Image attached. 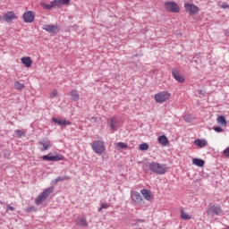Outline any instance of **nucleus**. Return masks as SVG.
<instances>
[{
    "mask_svg": "<svg viewBox=\"0 0 229 229\" xmlns=\"http://www.w3.org/2000/svg\"><path fill=\"white\" fill-rule=\"evenodd\" d=\"M52 121L59 126H71V122L67 120L53 118Z\"/></svg>",
    "mask_w": 229,
    "mask_h": 229,
    "instance_id": "17",
    "label": "nucleus"
},
{
    "mask_svg": "<svg viewBox=\"0 0 229 229\" xmlns=\"http://www.w3.org/2000/svg\"><path fill=\"white\" fill-rule=\"evenodd\" d=\"M140 151H148L149 149V145L148 143H143L139 146Z\"/></svg>",
    "mask_w": 229,
    "mask_h": 229,
    "instance_id": "29",
    "label": "nucleus"
},
{
    "mask_svg": "<svg viewBox=\"0 0 229 229\" xmlns=\"http://www.w3.org/2000/svg\"><path fill=\"white\" fill-rule=\"evenodd\" d=\"M65 180H69V177H67V176H63V177H57L56 179H55V183H58V182H65Z\"/></svg>",
    "mask_w": 229,
    "mask_h": 229,
    "instance_id": "31",
    "label": "nucleus"
},
{
    "mask_svg": "<svg viewBox=\"0 0 229 229\" xmlns=\"http://www.w3.org/2000/svg\"><path fill=\"white\" fill-rule=\"evenodd\" d=\"M165 9L171 13H180V5L174 1L165 3Z\"/></svg>",
    "mask_w": 229,
    "mask_h": 229,
    "instance_id": "6",
    "label": "nucleus"
},
{
    "mask_svg": "<svg viewBox=\"0 0 229 229\" xmlns=\"http://www.w3.org/2000/svg\"><path fill=\"white\" fill-rule=\"evenodd\" d=\"M1 21H3V16L2 15H0V22H1Z\"/></svg>",
    "mask_w": 229,
    "mask_h": 229,
    "instance_id": "38",
    "label": "nucleus"
},
{
    "mask_svg": "<svg viewBox=\"0 0 229 229\" xmlns=\"http://www.w3.org/2000/svg\"><path fill=\"white\" fill-rule=\"evenodd\" d=\"M154 99L156 103L162 105L171 99V93H169V91H161L154 96Z\"/></svg>",
    "mask_w": 229,
    "mask_h": 229,
    "instance_id": "4",
    "label": "nucleus"
},
{
    "mask_svg": "<svg viewBox=\"0 0 229 229\" xmlns=\"http://www.w3.org/2000/svg\"><path fill=\"white\" fill-rule=\"evenodd\" d=\"M180 217L181 219H183V221H189V219H192V215L187 213L183 208H181L180 210Z\"/></svg>",
    "mask_w": 229,
    "mask_h": 229,
    "instance_id": "19",
    "label": "nucleus"
},
{
    "mask_svg": "<svg viewBox=\"0 0 229 229\" xmlns=\"http://www.w3.org/2000/svg\"><path fill=\"white\" fill-rule=\"evenodd\" d=\"M220 8H223L224 10H228L229 5L226 3H222V4L219 5Z\"/></svg>",
    "mask_w": 229,
    "mask_h": 229,
    "instance_id": "36",
    "label": "nucleus"
},
{
    "mask_svg": "<svg viewBox=\"0 0 229 229\" xmlns=\"http://www.w3.org/2000/svg\"><path fill=\"white\" fill-rule=\"evenodd\" d=\"M15 135H17V137H24V132H22L21 130H16Z\"/></svg>",
    "mask_w": 229,
    "mask_h": 229,
    "instance_id": "35",
    "label": "nucleus"
},
{
    "mask_svg": "<svg viewBox=\"0 0 229 229\" xmlns=\"http://www.w3.org/2000/svg\"><path fill=\"white\" fill-rule=\"evenodd\" d=\"M56 96H58V91L56 89L52 90L50 93V98H56Z\"/></svg>",
    "mask_w": 229,
    "mask_h": 229,
    "instance_id": "33",
    "label": "nucleus"
},
{
    "mask_svg": "<svg viewBox=\"0 0 229 229\" xmlns=\"http://www.w3.org/2000/svg\"><path fill=\"white\" fill-rule=\"evenodd\" d=\"M184 8L186 12L190 13V15H196V13H199V7H198L194 4L186 3L184 4Z\"/></svg>",
    "mask_w": 229,
    "mask_h": 229,
    "instance_id": "9",
    "label": "nucleus"
},
{
    "mask_svg": "<svg viewBox=\"0 0 229 229\" xmlns=\"http://www.w3.org/2000/svg\"><path fill=\"white\" fill-rule=\"evenodd\" d=\"M23 21L28 24H31L35 21V12L33 11H27L22 15Z\"/></svg>",
    "mask_w": 229,
    "mask_h": 229,
    "instance_id": "10",
    "label": "nucleus"
},
{
    "mask_svg": "<svg viewBox=\"0 0 229 229\" xmlns=\"http://www.w3.org/2000/svg\"><path fill=\"white\" fill-rule=\"evenodd\" d=\"M117 149H128V144L123 142H118L115 144Z\"/></svg>",
    "mask_w": 229,
    "mask_h": 229,
    "instance_id": "28",
    "label": "nucleus"
},
{
    "mask_svg": "<svg viewBox=\"0 0 229 229\" xmlns=\"http://www.w3.org/2000/svg\"><path fill=\"white\" fill-rule=\"evenodd\" d=\"M172 74L174 80H176V81H179V83H184L185 79L182 76H181L180 73H178V71L173 70Z\"/></svg>",
    "mask_w": 229,
    "mask_h": 229,
    "instance_id": "18",
    "label": "nucleus"
},
{
    "mask_svg": "<svg viewBox=\"0 0 229 229\" xmlns=\"http://www.w3.org/2000/svg\"><path fill=\"white\" fill-rule=\"evenodd\" d=\"M69 96L71 97L72 101H79L80 100V94L78 93V90L72 89Z\"/></svg>",
    "mask_w": 229,
    "mask_h": 229,
    "instance_id": "22",
    "label": "nucleus"
},
{
    "mask_svg": "<svg viewBox=\"0 0 229 229\" xmlns=\"http://www.w3.org/2000/svg\"><path fill=\"white\" fill-rule=\"evenodd\" d=\"M51 153L48 155L43 156L42 160H47L48 162H60V160H64V155L57 154L55 156H50Z\"/></svg>",
    "mask_w": 229,
    "mask_h": 229,
    "instance_id": "11",
    "label": "nucleus"
},
{
    "mask_svg": "<svg viewBox=\"0 0 229 229\" xmlns=\"http://www.w3.org/2000/svg\"><path fill=\"white\" fill-rule=\"evenodd\" d=\"M2 18L3 21L7 22V24H10V22H12L13 21H17V19H19V17L13 11H7L6 13H4Z\"/></svg>",
    "mask_w": 229,
    "mask_h": 229,
    "instance_id": "7",
    "label": "nucleus"
},
{
    "mask_svg": "<svg viewBox=\"0 0 229 229\" xmlns=\"http://www.w3.org/2000/svg\"><path fill=\"white\" fill-rule=\"evenodd\" d=\"M148 167L149 171H152V173H156L157 174H165V173H167V165H165L152 162L149 163Z\"/></svg>",
    "mask_w": 229,
    "mask_h": 229,
    "instance_id": "2",
    "label": "nucleus"
},
{
    "mask_svg": "<svg viewBox=\"0 0 229 229\" xmlns=\"http://www.w3.org/2000/svg\"><path fill=\"white\" fill-rule=\"evenodd\" d=\"M159 144H162L164 147L169 144V140L165 137V135L159 136L157 139Z\"/></svg>",
    "mask_w": 229,
    "mask_h": 229,
    "instance_id": "23",
    "label": "nucleus"
},
{
    "mask_svg": "<svg viewBox=\"0 0 229 229\" xmlns=\"http://www.w3.org/2000/svg\"><path fill=\"white\" fill-rule=\"evenodd\" d=\"M43 30L45 31H47L48 33L56 34L58 31H60V29L56 25H44Z\"/></svg>",
    "mask_w": 229,
    "mask_h": 229,
    "instance_id": "12",
    "label": "nucleus"
},
{
    "mask_svg": "<svg viewBox=\"0 0 229 229\" xmlns=\"http://www.w3.org/2000/svg\"><path fill=\"white\" fill-rule=\"evenodd\" d=\"M37 208H35V206H30L29 208H26L25 212H27V214H30V212H36Z\"/></svg>",
    "mask_w": 229,
    "mask_h": 229,
    "instance_id": "32",
    "label": "nucleus"
},
{
    "mask_svg": "<svg viewBox=\"0 0 229 229\" xmlns=\"http://www.w3.org/2000/svg\"><path fill=\"white\" fill-rule=\"evenodd\" d=\"M110 207V204L103 203L100 205V208L98 209V212H101L105 208H108Z\"/></svg>",
    "mask_w": 229,
    "mask_h": 229,
    "instance_id": "30",
    "label": "nucleus"
},
{
    "mask_svg": "<svg viewBox=\"0 0 229 229\" xmlns=\"http://www.w3.org/2000/svg\"><path fill=\"white\" fill-rule=\"evenodd\" d=\"M24 84L21 83L20 81H16L14 82V89L16 90H24Z\"/></svg>",
    "mask_w": 229,
    "mask_h": 229,
    "instance_id": "27",
    "label": "nucleus"
},
{
    "mask_svg": "<svg viewBox=\"0 0 229 229\" xmlns=\"http://www.w3.org/2000/svg\"><path fill=\"white\" fill-rule=\"evenodd\" d=\"M21 64L25 65V67H31L33 61H31V57L26 56L21 58Z\"/></svg>",
    "mask_w": 229,
    "mask_h": 229,
    "instance_id": "21",
    "label": "nucleus"
},
{
    "mask_svg": "<svg viewBox=\"0 0 229 229\" xmlns=\"http://www.w3.org/2000/svg\"><path fill=\"white\" fill-rule=\"evenodd\" d=\"M69 4H71V0H53L50 4L42 2L40 6L44 10H53V8H62L63 6H69Z\"/></svg>",
    "mask_w": 229,
    "mask_h": 229,
    "instance_id": "1",
    "label": "nucleus"
},
{
    "mask_svg": "<svg viewBox=\"0 0 229 229\" xmlns=\"http://www.w3.org/2000/svg\"><path fill=\"white\" fill-rule=\"evenodd\" d=\"M91 148L97 155H103L106 151V147H105V141L95 140L91 143Z\"/></svg>",
    "mask_w": 229,
    "mask_h": 229,
    "instance_id": "3",
    "label": "nucleus"
},
{
    "mask_svg": "<svg viewBox=\"0 0 229 229\" xmlns=\"http://www.w3.org/2000/svg\"><path fill=\"white\" fill-rule=\"evenodd\" d=\"M194 144L198 148H206V146H208V141L207 140H195Z\"/></svg>",
    "mask_w": 229,
    "mask_h": 229,
    "instance_id": "20",
    "label": "nucleus"
},
{
    "mask_svg": "<svg viewBox=\"0 0 229 229\" xmlns=\"http://www.w3.org/2000/svg\"><path fill=\"white\" fill-rule=\"evenodd\" d=\"M53 191H55L54 187H50L46 189L36 199V205H42L47 198H49V194H53Z\"/></svg>",
    "mask_w": 229,
    "mask_h": 229,
    "instance_id": "5",
    "label": "nucleus"
},
{
    "mask_svg": "<svg viewBox=\"0 0 229 229\" xmlns=\"http://www.w3.org/2000/svg\"><path fill=\"white\" fill-rule=\"evenodd\" d=\"M108 125L110 126L112 131H115L117 130V121L114 118L108 121Z\"/></svg>",
    "mask_w": 229,
    "mask_h": 229,
    "instance_id": "25",
    "label": "nucleus"
},
{
    "mask_svg": "<svg viewBox=\"0 0 229 229\" xmlns=\"http://www.w3.org/2000/svg\"><path fill=\"white\" fill-rule=\"evenodd\" d=\"M192 164L198 167H203V165H205V161L199 158H193Z\"/></svg>",
    "mask_w": 229,
    "mask_h": 229,
    "instance_id": "26",
    "label": "nucleus"
},
{
    "mask_svg": "<svg viewBox=\"0 0 229 229\" xmlns=\"http://www.w3.org/2000/svg\"><path fill=\"white\" fill-rule=\"evenodd\" d=\"M213 130L215 131H216V133H221L224 131L223 128L219 127V126H216V127H213Z\"/></svg>",
    "mask_w": 229,
    "mask_h": 229,
    "instance_id": "34",
    "label": "nucleus"
},
{
    "mask_svg": "<svg viewBox=\"0 0 229 229\" xmlns=\"http://www.w3.org/2000/svg\"><path fill=\"white\" fill-rule=\"evenodd\" d=\"M10 210H11L12 212H13V211L15 210V208H14V207H12V206H7L6 211H7V212H10Z\"/></svg>",
    "mask_w": 229,
    "mask_h": 229,
    "instance_id": "37",
    "label": "nucleus"
},
{
    "mask_svg": "<svg viewBox=\"0 0 229 229\" xmlns=\"http://www.w3.org/2000/svg\"><path fill=\"white\" fill-rule=\"evenodd\" d=\"M208 212H210L211 214H215V216H219V214H223V209L221 208L220 206L213 205L208 208Z\"/></svg>",
    "mask_w": 229,
    "mask_h": 229,
    "instance_id": "15",
    "label": "nucleus"
},
{
    "mask_svg": "<svg viewBox=\"0 0 229 229\" xmlns=\"http://www.w3.org/2000/svg\"><path fill=\"white\" fill-rule=\"evenodd\" d=\"M140 193L142 194L144 199L147 201H151L153 199V195L151 194V191L143 189L140 191Z\"/></svg>",
    "mask_w": 229,
    "mask_h": 229,
    "instance_id": "16",
    "label": "nucleus"
},
{
    "mask_svg": "<svg viewBox=\"0 0 229 229\" xmlns=\"http://www.w3.org/2000/svg\"><path fill=\"white\" fill-rule=\"evenodd\" d=\"M76 225L77 226H81V227L89 226V222H87V216H79L76 219Z\"/></svg>",
    "mask_w": 229,
    "mask_h": 229,
    "instance_id": "14",
    "label": "nucleus"
},
{
    "mask_svg": "<svg viewBox=\"0 0 229 229\" xmlns=\"http://www.w3.org/2000/svg\"><path fill=\"white\" fill-rule=\"evenodd\" d=\"M217 124H220V126H226L228 124V122H226V118L225 116L220 115L216 118Z\"/></svg>",
    "mask_w": 229,
    "mask_h": 229,
    "instance_id": "24",
    "label": "nucleus"
},
{
    "mask_svg": "<svg viewBox=\"0 0 229 229\" xmlns=\"http://www.w3.org/2000/svg\"><path fill=\"white\" fill-rule=\"evenodd\" d=\"M39 146H42L43 148H41V151H47L49 148H51V140L48 139H43L40 141H38Z\"/></svg>",
    "mask_w": 229,
    "mask_h": 229,
    "instance_id": "13",
    "label": "nucleus"
},
{
    "mask_svg": "<svg viewBox=\"0 0 229 229\" xmlns=\"http://www.w3.org/2000/svg\"><path fill=\"white\" fill-rule=\"evenodd\" d=\"M131 199H132L135 205H142V203H144V199H142V195H140L139 191H131Z\"/></svg>",
    "mask_w": 229,
    "mask_h": 229,
    "instance_id": "8",
    "label": "nucleus"
}]
</instances>
